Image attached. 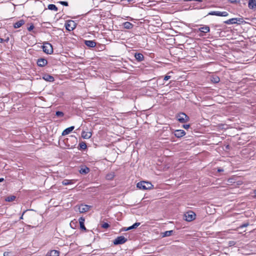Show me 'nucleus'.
Listing matches in <instances>:
<instances>
[{"mask_svg":"<svg viewBox=\"0 0 256 256\" xmlns=\"http://www.w3.org/2000/svg\"><path fill=\"white\" fill-rule=\"evenodd\" d=\"M34 28V26L33 25H31L30 27L28 28V31H30L32 30Z\"/></svg>","mask_w":256,"mask_h":256,"instance_id":"obj_35","label":"nucleus"},{"mask_svg":"<svg viewBox=\"0 0 256 256\" xmlns=\"http://www.w3.org/2000/svg\"><path fill=\"white\" fill-rule=\"evenodd\" d=\"M15 198H16L15 196H11L7 197L6 198V200L7 202H12V201L14 200H15Z\"/></svg>","mask_w":256,"mask_h":256,"instance_id":"obj_29","label":"nucleus"},{"mask_svg":"<svg viewBox=\"0 0 256 256\" xmlns=\"http://www.w3.org/2000/svg\"><path fill=\"white\" fill-rule=\"evenodd\" d=\"M114 172H111L106 174V178L108 180H112L114 178Z\"/></svg>","mask_w":256,"mask_h":256,"instance_id":"obj_26","label":"nucleus"},{"mask_svg":"<svg viewBox=\"0 0 256 256\" xmlns=\"http://www.w3.org/2000/svg\"><path fill=\"white\" fill-rule=\"evenodd\" d=\"M4 178H0V182H2L4 180Z\"/></svg>","mask_w":256,"mask_h":256,"instance_id":"obj_42","label":"nucleus"},{"mask_svg":"<svg viewBox=\"0 0 256 256\" xmlns=\"http://www.w3.org/2000/svg\"><path fill=\"white\" fill-rule=\"evenodd\" d=\"M134 56L136 60L138 62L142 61L144 58L143 54L140 53H136Z\"/></svg>","mask_w":256,"mask_h":256,"instance_id":"obj_20","label":"nucleus"},{"mask_svg":"<svg viewBox=\"0 0 256 256\" xmlns=\"http://www.w3.org/2000/svg\"><path fill=\"white\" fill-rule=\"evenodd\" d=\"M243 22L242 18H232L224 22V23L228 24H240Z\"/></svg>","mask_w":256,"mask_h":256,"instance_id":"obj_4","label":"nucleus"},{"mask_svg":"<svg viewBox=\"0 0 256 256\" xmlns=\"http://www.w3.org/2000/svg\"><path fill=\"white\" fill-rule=\"evenodd\" d=\"M208 15L216 16H227L228 14L226 12L212 11L208 13Z\"/></svg>","mask_w":256,"mask_h":256,"instance_id":"obj_7","label":"nucleus"},{"mask_svg":"<svg viewBox=\"0 0 256 256\" xmlns=\"http://www.w3.org/2000/svg\"><path fill=\"white\" fill-rule=\"evenodd\" d=\"M140 225V222H136L135 224H134L132 226H129V227L126 228H124V231H127V230L133 229V228H136L138 226Z\"/></svg>","mask_w":256,"mask_h":256,"instance_id":"obj_19","label":"nucleus"},{"mask_svg":"<svg viewBox=\"0 0 256 256\" xmlns=\"http://www.w3.org/2000/svg\"><path fill=\"white\" fill-rule=\"evenodd\" d=\"M43 51L46 54H52L53 52V48L52 44L46 42L42 46Z\"/></svg>","mask_w":256,"mask_h":256,"instance_id":"obj_2","label":"nucleus"},{"mask_svg":"<svg viewBox=\"0 0 256 256\" xmlns=\"http://www.w3.org/2000/svg\"><path fill=\"white\" fill-rule=\"evenodd\" d=\"M74 126H72L65 129L62 132V136H66L69 134L74 129Z\"/></svg>","mask_w":256,"mask_h":256,"instance_id":"obj_15","label":"nucleus"},{"mask_svg":"<svg viewBox=\"0 0 256 256\" xmlns=\"http://www.w3.org/2000/svg\"><path fill=\"white\" fill-rule=\"evenodd\" d=\"M47 255L48 256H58L59 252L56 250H52Z\"/></svg>","mask_w":256,"mask_h":256,"instance_id":"obj_24","label":"nucleus"},{"mask_svg":"<svg viewBox=\"0 0 256 256\" xmlns=\"http://www.w3.org/2000/svg\"><path fill=\"white\" fill-rule=\"evenodd\" d=\"M47 63V60L44 58H40L37 61V64L40 66H44Z\"/></svg>","mask_w":256,"mask_h":256,"instance_id":"obj_13","label":"nucleus"},{"mask_svg":"<svg viewBox=\"0 0 256 256\" xmlns=\"http://www.w3.org/2000/svg\"><path fill=\"white\" fill-rule=\"evenodd\" d=\"M4 39L0 38V42H4Z\"/></svg>","mask_w":256,"mask_h":256,"instance_id":"obj_41","label":"nucleus"},{"mask_svg":"<svg viewBox=\"0 0 256 256\" xmlns=\"http://www.w3.org/2000/svg\"><path fill=\"white\" fill-rule=\"evenodd\" d=\"M78 220H79V222H80V229L84 230H86V228L84 225V220H85L84 218L83 217H80L79 218Z\"/></svg>","mask_w":256,"mask_h":256,"instance_id":"obj_16","label":"nucleus"},{"mask_svg":"<svg viewBox=\"0 0 256 256\" xmlns=\"http://www.w3.org/2000/svg\"><path fill=\"white\" fill-rule=\"evenodd\" d=\"M177 118L178 120L182 123L187 122L189 120L188 116L184 113H180L178 114L177 116Z\"/></svg>","mask_w":256,"mask_h":256,"instance_id":"obj_6","label":"nucleus"},{"mask_svg":"<svg viewBox=\"0 0 256 256\" xmlns=\"http://www.w3.org/2000/svg\"><path fill=\"white\" fill-rule=\"evenodd\" d=\"M170 78V76H164V80H168Z\"/></svg>","mask_w":256,"mask_h":256,"instance_id":"obj_36","label":"nucleus"},{"mask_svg":"<svg viewBox=\"0 0 256 256\" xmlns=\"http://www.w3.org/2000/svg\"><path fill=\"white\" fill-rule=\"evenodd\" d=\"M136 186L139 189L142 190H150L152 187V185L150 182L144 181L138 182Z\"/></svg>","mask_w":256,"mask_h":256,"instance_id":"obj_1","label":"nucleus"},{"mask_svg":"<svg viewBox=\"0 0 256 256\" xmlns=\"http://www.w3.org/2000/svg\"><path fill=\"white\" fill-rule=\"evenodd\" d=\"M218 172H222V171H223V170H220V169H218Z\"/></svg>","mask_w":256,"mask_h":256,"instance_id":"obj_43","label":"nucleus"},{"mask_svg":"<svg viewBox=\"0 0 256 256\" xmlns=\"http://www.w3.org/2000/svg\"><path fill=\"white\" fill-rule=\"evenodd\" d=\"M84 44L90 48H94L96 46V43L93 40H86Z\"/></svg>","mask_w":256,"mask_h":256,"instance_id":"obj_17","label":"nucleus"},{"mask_svg":"<svg viewBox=\"0 0 256 256\" xmlns=\"http://www.w3.org/2000/svg\"><path fill=\"white\" fill-rule=\"evenodd\" d=\"M56 115L58 117H62L64 116V114L62 112L58 111L56 112Z\"/></svg>","mask_w":256,"mask_h":256,"instance_id":"obj_32","label":"nucleus"},{"mask_svg":"<svg viewBox=\"0 0 256 256\" xmlns=\"http://www.w3.org/2000/svg\"><path fill=\"white\" fill-rule=\"evenodd\" d=\"M91 208V206L86 204H81L79 206H76V210H78L80 213H84L88 212Z\"/></svg>","mask_w":256,"mask_h":256,"instance_id":"obj_3","label":"nucleus"},{"mask_svg":"<svg viewBox=\"0 0 256 256\" xmlns=\"http://www.w3.org/2000/svg\"><path fill=\"white\" fill-rule=\"evenodd\" d=\"M4 256H10V252H5L4 253Z\"/></svg>","mask_w":256,"mask_h":256,"instance_id":"obj_38","label":"nucleus"},{"mask_svg":"<svg viewBox=\"0 0 256 256\" xmlns=\"http://www.w3.org/2000/svg\"><path fill=\"white\" fill-rule=\"evenodd\" d=\"M173 233V230H168L162 233V237L169 236Z\"/></svg>","mask_w":256,"mask_h":256,"instance_id":"obj_27","label":"nucleus"},{"mask_svg":"<svg viewBox=\"0 0 256 256\" xmlns=\"http://www.w3.org/2000/svg\"><path fill=\"white\" fill-rule=\"evenodd\" d=\"M131 0H128V1H130H130H131Z\"/></svg>","mask_w":256,"mask_h":256,"instance_id":"obj_45","label":"nucleus"},{"mask_svg":"<svg viewBox=\"0 0 256 256\" xmlns=\"http://www.w3.org/2000/svg\"><path fill=\"white\" fill-rule=\"evenodd\" d=\"M60 3L64 6H68V2H63V1H61L60 2Z\"/></svg>","mask_w":256,"mask_h":256,"instance_id":"obj_34","label":"nucleus"},{"mask_svg":"<svg viewBox=\"0 0 256 256\" xmlns=\"http://www.w3.org/2000/svg\"><path fill=\"white\" fill-rule=\"evenodd\" d=\"M43 78L48 82H53L54 81V78L52 76H50L49 74L44 75L43 77Z\"/></svg>","mask_w":256,"mask_h":256,"instance_id":"obj_22","label":"nucleus"},{"mask_svg":"<svg viewBox=\"0 0 256 256\" xmlns=\"http://www.w3.org/2000/svg\"><path fill=\"white\" fill-rule=\"evenodd\" d=\"M254 193L255 196H256V190H254Z\"/></svg>","mask_w":256,"mask_h":256,"instance_id":"obj_44","label":"nucleus"},{"mask_svg":"<svg viewBox=\"0 0 256 256\" xmlns=\"http://www.w3.org/2000/svg\"><path fill=\"white\" fill-rule=\"evenodd\" d=\"M24 24V21L23 20H21L16 22L14 23V26L15 28H18L22 26Z\"/></svg>","mask_w":256,"mask_h":256,"instance_id":"obj_18","label":"nucleus"},{"mask_svg":"<svg viewBox=\"0 0 256 256\" xmlns=\"http://www.w3.org/2000/svg\"><path fill=\"white\" fill-rule=\"evenodd\" d=\"M90 168L86 166H82L80 170H79L80 173L82 174H87L90 172Z\"/></svg>","mask_w":256,"mask_h":256,"instance_id":"obj_12","label":"nucleus"},{"mask_svg":"<svg viewBox=\"0 0 256 256\" xmlns=\"http://www.w3.org/2000/svg\"><path fill=\"white\" fill-rule=\"evenodd\" d=\"M66 29L69 31L72 30L76 27V24L73 20H68L65 24Z\"/></svg>","mask_w":256,"mask_h":256,"instance_id":"obj_5","label":"nucleus"},{"mask_svg":"<svg viewBox=\"0 0 256 256\" xmlns=\"http://www.w3.org/2000/svg\"><path fill=\"white\" fill-rule=\"evenodd\" d=\"M212 81L214 83H217V82H219L220 78L218 77H217V76L214 77V78H212Z\"/></svg>","mask_w":256,"mask_h":256,"instance_id":"obj_31","label":"nucleus"},{"mask_svg":"<svg viewBox=\"0 0 256 256\" xmlns=\"http://www.w3.org/2000/svg\"><path fill=\"white\" fill-rule=\"evenodd\" d=\"M185 220L187 222H191L196 218V214L192 212H189L184 214Z\"/></svg>","mask_w":256,"mask_h":256,"instance_id":"obj_8","label":"nucleus"},{"mask_svg":"<svg viewBox=\"0 0 256 256\" xmlns=\"http://www.w3.org/2000/svg\"><path fill=\"white\" fill-rule=\"evenodd\" d=\"M248 8L250 9L256 8V0H249L248 4Z\"/></svg>","mask_w":256,"mask_h":256,"instance_id":"obj_14","label":"nucleus"},{"mask_svg":"<svg viewBox=\"0 0 256 256\" xmlns=\"http://www.w3.org/2000/svg\"><path fill=\"white\" fill-rule=\"evenodd\" d=\"M79 146L81 149L85 150L86 148V144L84 142H81L79 144Z\"/></svg>","mask_w":256,"mask_h":256,"instance_id":"obj_30","label":"nucleus"},{"mask_svg":"<svg viewBox=\"0 0 256 256\" xmlns=\"http://www.w3.org/2000/svg\"><path fill=\"white\" fill-rule=\"evenodd\" d=\"M123 26L125 28L130 29L132 28L133 24L130 22H126L123 24Z\"/></svg>","mask_w":256,"mask_h":256,"instance_id":"obj_25","label":"nucleus"},{"mask_svg":"<svg viewBox=\"0 0 256 256\" xmlns=\"http://www.w3.org/2000/svg\"><path fill=\"white\" fill-rule=\"evenodd\" d=\"M183 128L185 129H188L190 128V124H184Z\"/></svg>","mask_w":256,"mask_h":256,"instance_id":"obj_37","label":"nucleus"},{"mask_svg":"<svg viewBox=\"0 0 256 256\" xmlns=\"http://www.w3.org/2000/svg\"><path fill=\"white\" fill-rule=\"evenodd\" d=\"M199 30L201 32L206 33V32H210V28L209 26H205L200 27L199 28Z\"/></svg>","mask_w":256,"mask_h":256,"instance_id":"obj_21","label":"nucleus"},{"mask_svg":"<svg viewBox=\"0 0 256 256\" xmlns=\"http://www.w3.org/2000/svg\"><path fill=\"white\" fill-rule=\"evenodd\" d=\"M248 225V224H244L243 225H242V226H241V227H242H242H246V226H247Z\"/></svg>","mask_w":256,"mask_h":256,"instance_id":"obj_39","label":"nucleus"},{"mask_svg":"<svg viewBox=\"0 0 256 256\" xmlns=\"http://www.w3.org/2000/svg\"><path fill=\"white\" fill-rule=\"evenodd\" d=\"M48 8L50 10H54L56 12L58 10L57 7L54 4H49L48 6Z\"/></svg>","mask_w":256,"mask_h":256,"instance_id":"obj_28","label":"nucleus"},{"mask_svg":"<svg viewBox=\"0 0 256 256\" xmlns=\"http://www.w3.org/2000/svg\"><path fill=\"white\" fill-rule=\"evenodd\" d=\"M102 227L103 228H106L109 227V224L108 223L105 222V223L102 224Z\"/></svg>","mask_w":256,"mask_h":256,"instance_id":"obj_33","label":"nucleus"},{"mask_svg":"<svg viewBox=\"0 0 256 256\" xmlns=\"http://www.w3.org/2000/svg\"><path fill=\"white\" fill-rule=\"evenodd\" d=\"M92 133L90 132L82 131V136L83 138L88 139L91 138Z\"/></svg>","mask_w":256,"mask_h":256,"instance_id":"obj_11","label":"nucleus"},{"mask_svg":"<svg viewBox=\"0 0 256 256\" xmlns=\"http://www.w3.org/2000/svg\"><path fill=\"white\" fill-rule=\"evenodd\" d=\"M74 180H64L62 182V184L63 185L67 186V185H68V184H73L74 183Z\"/></svg>","mask_w":256,"mask_h":256,"instance_id":"obj_23","label":"nucleus"},{"mask_svg":"<svg viewBox=\"0 0 256 256\" xmlns=\"http://www.w3.org/2000/svg\"><path fill=\"white\" fill-rule=\"evenodd\" d=\"M186 134V132L182 130H178L174 132V136L177 138H181Z\"/></svg>","mask_w":256,"mask_h":256,"instance_id":"obj_10","label":"nucleus"},{"mask_svg":"<svg viewBox=\"0 0 256 256\" xmlns=\"http://www.w3.org/2000/svg\"><path fill=\"white\" fill-rule=\"evenodd\" d=\"M25 212H24L22 214V216L20 217V219H23V216H24V213Z\"/></svg>","mask_w":256,"mask_h":256,"instance_id":"obj_40","label":"nucleus"},{"mask_svg":"<svg viewBox=\"0 0 256 256\" xmlns=\"http://www.w3.org/2000/svg\"><path fill=\"white\" fill-rule=\"evenodd\" d=\"M126 238L124 236H120L117 237L114 241V244H123L126 241Z\"/></svg>","mask_w":256,"mask_h":256,"instance_id":"obj_9","label":"nucleus"}]
</instances>
